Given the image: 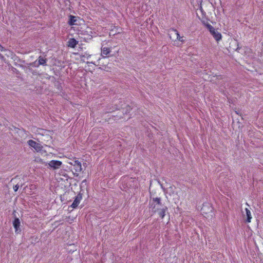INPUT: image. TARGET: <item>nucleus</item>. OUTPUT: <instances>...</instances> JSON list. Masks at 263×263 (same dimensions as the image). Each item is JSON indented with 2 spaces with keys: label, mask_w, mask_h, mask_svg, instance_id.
Segmentation results:
<instances>
[{
  "label": "nucleus",
  "mask_w": 263,
  "mask_h": 263,
  "mask_svg": "<svg viewBox=\"0 0 263 263\" xmlns=\"http://www.w3.org/2000/svg\"><path fill=\"white\" fill-rule=\"evenodd\" d=\"M46 63V60L42 57H40L39 58V63L40 65H44Z\"/></svg>",
  "instance_id": "obj_15"
},
{
  "label": "nucleus",
  "mask_w": 263,
  "mask_h": 263,
  "mask_svg": "<svg viewBox=\"0 0 263 263\" xmlns=\"http://www.w3.org/2000/svg\"><path fill=\"white\" fill-rule=\"evenodd\" d=\"M167 208L166 206H165L163 207V209H161L159 211H157V212H158L159 216L161 217V218H163L165 215V212L167 211Z\"/></svg>",
  "instance_id": "obj_13"
},
{
  "label": "nucleus",
  "mask_w": 263,
  "mask_h": 263,
  "mask_svg": "<svg viewBox=\"0 0 263 263\" xmlns=\"http://www.w3.org/2000/svg\"><path fill=\"white\" fill-rule=\"evenodd\" d=\"M83 22L80 17L70 15L68 21V24L70 26L80 25Z\"/></svg>",
  "instance_id": "obj_3"
},
{
  "label": "nucleus",
  "mask_w": 263,
  "mask_h": 263,
  "mask_svg": "<svg viewBox=\"0 0 263 263\" xmlns=\"http://www.w3.org/2000/svg\"><path fill=\"white\" fill-rule=\"evenodd\" d=\"M79 161L76 160L75 159L73 160H71L70 161L67 162L69 164L74 166V163L78 162Z\"/></svg>",
  "instance_id": "obj_16"
},
{
  "label": "nucleus",
  "mask_w": 263,
  "mask_h": 263,
  "mask_svg": "<svg viewBox=\"0 0 263 263\" xmlns=\"http://www.w3.org/2000/svg\"><path fill=\"white\" fill-rule=\"evenodd\" d=\"M18 188L19 185L18 184H16L13 187V190L15 192H16L18 190Z\"/></svg>",
  "instance_id": "obj_17"
},
{
  "label": "nucleus",
  "mask_w": 263,
  "mask_h": 263,
  "mask_svg": "<svg viewBox=\"0 0 263 263\" xmlns=\"http://www.w3.org/2000/svg\"><path fill=\"white\" fill-rule=\"evenodd\" d=\"M173 32L174 33V34L176 35V37H177V39L181 42H184V40H183V36H180L178 32L176 30H173Z\"/></svg>",
  "instance_id": "obj_14"
},
{
  "label": "nucleus",
  "mask_w": 263,
  "mask_h": 263,
  "mask_svg": "<svg viewBox=\"0 0 263 263\" xmlns=\"http://www.w3.org/2000/svg\"><path fill=\"white\" fill-rule=\"evenodd\" d=\"M78 43V42L74 39H70L68 42V46L71 48H74Z\"/></svg>",
  "instance_id": "obj_11"
},
{
  "label": "nucleus",
  "mask_w": 263,
  "mask_h": 263,
  "mask_svg": "<svg viewBox=\"0 0 263 263\" xmlns=\"http://www.w3.org/2000/svg\"><path fill=\"white\" fill-rule=\"evenodd\" d=\"M209 211H210V212H212V208L211 206H209Z\"/></svg>",
  "instance_id": "obj_19"
},
{
  "label": "nucleus",
  "mask_w": 263,
  "mask_h": 263,
  "mask_svg": "<svg viewBox=\"0 0 263 263\" xmlns=\"http://www.w3.org/2000/svg\"><path fill=\"white\" fill-rule=\"evenodd\" d=\"M62 162L58 160H51L48 163L49 167L53 170H57L60 167Z\"/></svg>",
  "instance_id": "obj_4"
},
{
  "label": "nucleus",
  "mask_w": 263,
  "mask_h": 263,
  "mask_svg": "<svg viewBox=\"0 0 263 263\" xmlns=\"http://www.w3.org/2000/svg\"><path fill=\"white\" fill-rule=\"evenodd\" d=\"M13 226L15 229L16 233H19L20 232V221L18 218H16L13 222Z\"/></svg>",
  "instance_id": "obj_8"
},
{
  "label": "nucleus",
  "mask_w": 263,
  "mask_h": 263,
  "mask_svg": "<svg viewBox=\"0 0 263 263\" xmlns=\"http://www.w3.org/2000/svg\"><path fill=\"white\" fill-rule=\"evenodd\" d=\"M28 144L30 147L33 148L36 152H40L42 149V146L40 144L32 140H29L28 141Z\"/></svg>",
  "instance_id": "obj_5"
},
{
  "label": "nucleus",
  "mask_w": 263,
  "mask_h": 263,
  "mask_svg": "<svg viewBox=\"0 0 263 263\" xmlns=\"http://www.w3.org/2000/svg\"><path fill=\"white\" fill-rule=\"evenodd\" d=\"M206 27L217 41H219L221 39V34L220 33L216 30L211 25L207 24Z\"/></svg>",
  "instance_id": "obj_2"
},
{
  "label": "nucleus",
  "mask_w": 263,
  "mask_h": 263,
  "mask_svg": "<svg viewBox=\"0 0 263 263\" xmlns=\"http://www.w3.org/2000/svg\"><path fill=\"white\" fill-rule=\"evenodd\" d=\"M82 199V197L81 196L78 195L76 197L74 200L71 204V207L73 208H76L79 204L81 200Z\"/></svg>",
  "instance_id": "obj_9"
},
{
  "label": "nucleus",
  "mask_w": 263,
  "mask_h": 263,
  "mask_svg": "<svg viewBox=\"0 0 263 263\" xmlns=\"http://www.w3.org/2000/svg\"><path fill=\"white\" fill-rule=\"evenodd\" d=\"M150 208L154 212L159 211L161 209H163V207L166 206L163 205L161 203V200L160 198H154L149 202Z\"/></svg>",
  "instance_id": "obj_1"
},
{
  "label": "nucleus",
  "mask_w": 263,
  "mask_h": 263,
  "mask_svg": "<svg viewBox=\"0 0 263 263\" xmlns=\"http://www.w3.org/2000/svg\"><path fill=\"white\" fill-rule=\"evenodd\" d=\"M110 49L107 47H103L102 48L101 55L103 58H105L110 52Z\"/></svg>",
  "instance_id": "obj_12"
},
{
  "label": "nucleus",
  "mask_w": 263,
  "mask_h": 263,
  "mask_svg": "<svg viewBox=\"0 0 263 263\" xmlns=\"http://www.w3.org/2000/svg\"><path fill=\"white\" fill-rule=\"evenodd\" d=\"M245 212H246V214L243 213V216L245 217V216H247V220H246L247 222H250L251 221L252 218L251 211L248 208H246Z\"/></svg>",
  "instance_id": "obj_10"
},
{
  "label": "nucleus",
  "mask_w": 263,
  "mask_h": 263,
  "mask_svg": "<svg viewBox=\"0 0 263 263\" xmlns=\"http://www.w3.org/2000/svg\"><path fill=\"white\" fill-rule=\"evenodd\" d=\"M73 167L75 171L74 174H76L77 176H78L79 173L81 172L82 170L81 163L80 161H78L76 163H75Z\"/></svg>",
  "instance_id": "obj_7"
},
{
  "label": "nucleus",
  "mask_w": 263,
  "mask_h": 263,
  "mask_svg": "<svg viewBox=\"0 0 263 263\" xmlns=\"http://www.w3.org/2000/svg\"><path fill=\"white\" fill-rule=\"evenodd\" d=\"M81 34L88 35L87 39H90L93 36H95L91 28L89 27H87L85 30H82Z\"/></svg>",
  "instance_id": "obj_6"
},
{
  "label": "nucleus",
  "mask_w": 263,
  "mask_h": 263,
  "mask_svg": "<svg viewBox=\"0 0 263 263\" xmlns=\"http://www.w3.org/2000/svg\"><path fill=\"white\" fill-rule=\"evenodd\" d=\"M205 208L206 205H203V206L202 208L201 211L203 213L206 214V212H205Z\"/></svg>",
  "instance_id": "obj_18"
}]
</instances>
